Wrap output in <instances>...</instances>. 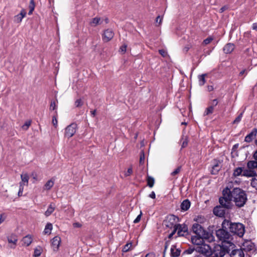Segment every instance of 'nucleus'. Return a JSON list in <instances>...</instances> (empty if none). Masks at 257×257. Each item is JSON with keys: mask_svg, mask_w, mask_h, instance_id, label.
I'll use <instances>...</instances> for the list:
<instances>
[{"mask_svg": "<svg viewBox=\"0 0 257 257\" xmlns=\"http://www.w3.org/2000/svg\"><path fill=\"white\" fill-rule=\"evenodd\" d=\"M247 200V195L245 191L238 187L234 188L231 190L228 186H226L223 190L222 196L219 199L220 204L228 209L231 208L232 201L237 207L240 208L245 204Z\"/></svg>", "mask_w": 257, "mask_h": 257, "instance_id": "nucleus-1", "label": "nucleus"}, {"mask_svg": "<svg viewBox=\"0 0 257 257\" xmlns=\"http://www.w3.org/2000/svg\"><path fill=\"white\" fill-rule=\"evenodd\" d=\"M192 230L198 237L197 239L198 240L205 239L209 242L215 240L213 234L206 231L204 227L199 223H194L192 226Z\"/></svg>", "mask_w": 257, "mask_h": 257, "instance_id": "nucleus-2", "label": "nucleus"}, {"mask_svg": "<svg viewBox=\"0 0 257 257\" xmlns=\"http://www.w3.org/2000/svg\"><path fill=\"white\" fill-rule=\"evenodd\" d=\"M222 226L223 228H229L230 232L239 237H242L244 233V226L241 223H232L229 220L225 219L222 223Z\"/></svg>", "mask_w": 257, "mask_h": 257, "instance_id": "nucleus-3", "label": "nucleus"}, {"mask_svg": "<svg viewBox=\"0 0 257 257\" xmlns=\"http://www.w3.org/2000/svg\"><path fill=\"white\" fill-rule=\"evenodd\" d=\"M216 236L217 238L222 241L221 243L227 244L229 246H234V244L231 242L232 238L229 232L226 231L222 227V229H219L216 231Z\"/></svg>", "mask_w": 257, "mask_h": 257, "instance_id": "nucleus-4", "label": "nucleus"}, {"mask_svg": "<svg viewBox=\"0 0 257 257\" xmlns=\"http://www.w3.org/2000/svg\"><path fill=\"white\" fill-rule=\"evenodd\" d=\"M230 247L232 249L233 246H229L228 244L223 243H221V245H216L214 247L212 255L215 257H223L226 253H229L230 250Z\"/></svg>", "mask_w": 257, "mask_h": 257, "instance_id": "nucleus-5", "label": "nucleus"}, {"mask_svg": "<svg viewBox=\"0 0 257 257\" xmlns=\"http://www.w3.org/2000/svg\"><path fill=\"white\" fill-rule=\"evenodd\" d=\"M77 124L72 123L65 128V137L68 138L72 137L76 133Z\"/></svg>", "mask_w": 257, "mask_h": 257, "instance_id": "nucleus-6", "label": "nucleus"}, {"mask_svg": "<svg viewBox=\"0 0 257 257\" xmlns=\"http://www.w3.org/2000/svg\"><path fill=\"white\" fill-rule=\"evenodd\" d=\"M226 209H228L225 206L220 204V206H217L213 209V213L217 216L223 217L225 213Z\"/></svg>", "mask_w": 257, "mask_h": 257, "instance_id": "nucleus-7", "label": "nucleus"}, {"mask_svg": "<svg viewBox=\"0 0 257 257\" xmlns=\"http://www.w3.org/2000/svg\"><path fill=\"white\" fill-rule=\"evenodd\" d=\"M177 228V234L179 236H184L188 234V227L185 224H177L175 225Z\"/></svg>", "mask_w": 257, "mask_h": 257, "instance_id": "nucleus-8", "label": "nucleus"}, {"mask_svg": "<svg viewBox=\"0 0 257 257\" xmlns=\"http://www.w3.org/2000/svg\"><path fill=\"white\" fill-rule=\"evenodd\" d=\"M114 35V32L111 29H106L102 35V40L104 42H108L113 38Z\"/></svg>", "mask_w": 257, "mask_h": 257, "instance_id": "nucleus-9", "label": "nucleus"}, {"mask_svg": "<svg viewBox=\"0 0 257 257\" xmlns=\"http://www.w3.org/2000/svg\"><path fill=\"white\" fill-rule=\"evenodd\" d=\"M222 168L221 162L217 160H214L212 167L211 174H217Z\"/></svg>", "mask_w": 257, "mask_h": 257, "instance_id": "nucleus-10", "label": "nucleus"}, {"mask_svg": "<svg viewBox=\"0 0 257 257\" xmlns=\"http://www.w3.org/2000/svg\"><path fill=\"white\" fill-rule=\"evenodd\" d=\"M198 251L206 255L210 254L212 252L210 245L206 244H202L199 247Z\"/></svg>", "mask_w": 257, "mask_h": 257, "instance_id": "nucleus-11", "label": "nucleus"}, {"mask_svg": "<svg viewBox=\"0 0 257 257\" xmlns=\"http://www.w3.org/2000/svg\"><path fill=\"white\" fill-rule=\"evenodd\" d=\"M61 242V238L59 236H55L51 240L52 247L54 251H57Z\"/></svg>", "mask_w": 257, "mask_h": 257, "instance_id": "nucleus-12", "label": "nucleus"}, {"mask_svg": "<svg viewBox=\"0 0 257 257\" xmlns=\"http://www.w3.org/2000/svg\"><path fill=\"white\" fill-rule=\"evenodd\" d=\"M257 134V129L254 128L251 132L248 134L244 139V142L246 143H250L255 138Z\"/></svg>", "mask_w": 257, "mask_h": 257, "instance_id": "nucleus-13", "label": "nucleus"}, {"mask_svg": "<svg viewBox=\"0 0 257 257\" xmlns=\"http://www.w3.org/2000/svg\"><path fill=\"white\" fill-rule=\"evenodd\" d=\"M230 257H244V254L242 249H236L231 251Z\"/></svg>", "mask_w": 257, "mask_h": 257, "instance_id": "nucleus-14", "label": "nucleus"}, {"mask_svg": "<svg viewBox=\"0 0 257 257\" xmlns=\"http://www.w3.org/2000/svg\"><path fill=\"white\" fill-rule=\"evenodd\" d=\"M26 12L25 10H22L21 13L14 17V21L16 23H20L23 19L26 16Z\"/></svg>", "mask_w": 257, "mask_h": 257, "instance_id": "nucleus-15", "label": "nucleus"}, {"mask_svg": "<svg viewBox=\"0 0 257 257\" xmlns=\"http://www.w3.org/2000/svg\"><path fill=\"white\" fill-rule=\"evenodd\" d=\"M235 48V46L233 43H228L223 47V50L225 54L231 53Z\"/></svg>", "mask_w": 257, "mask_h": 257, "instance_id": "nucleus-16", "label": "nucleus"}, {"mask_svg": "<svg viewBox=\"0 0 257 257\" xmlns=\"http://www.w3.org/2000/svg\"><path fill=\"white\" fill-rule=\"evenodd\" d=\"M190 205V201L188 199H185L181 204V209L183 211H187L189 209Z\"/></svg>", "mask_w": 257, "mask_h": 257, "instance_id": "nucleus-17", "label": "nucleus"}, {"mask_svg": "<svg viewBox=\"0 0 257 257\" xmlns=\"http://www.w3.org/2000/svg\"><path fill=\"white\" fill-rule=\"evenodd\" d=\"M102 20L100 17H95L92 19L90 22L89 24L91 27H96V26L100 25L102 23Z\"/></svg>", "mask_w": 257, "mask_h": 257, "instance_id": "nucleus-18", "label": "nucleus"}, {"mask_svg": "<svg viewBox=\"0 0 257 257\" xmlns=\"http://www.w3.org/2000/svg\"><path fill=\"white\" fill-rule=\"evenodd\" d=\"M181 250L176 248L175 245H172L171 248V255L173 257H178L180 255Z\"/></svg>", "mask_w": 257, "mask_h": 257, "instance_id": "nucleus-19", "label": "nucleus"}, {"mask_svg": "<svg viewBox=\"0 0 257 257\" xmlns=\"http://www.w3.org/2000/svg\"><path fill=\"white\" fill-rule=\"evenodd\" d=\"M54 181L55 179L54 178H52L51 179L48 180L44 185V189L46 190H50L54 186Z\"/></svg>", "mask_w": 257, "mask_h": 257, "instance_id": "nucleus-20", "label": "nucleus"}, {"mask_svg": "<svg viewBox=\"0 0 257 257\" xmlns=\"http://www.w3.org/2000/svg\"><path fill=\"white\" fill-rule=\"evenodd\" d=\"M250 170L251 169H244V168L243 167L242 176L248 177L254 176L255 174V172Z\"/></svg>", "mask_w": 257, "mask_h": 257, "instance_id": "nucleus-21", "label": "nucleus"}, {"mask_svg": "<svg viewBox=\"0 0 257 257\" xmlns=\"http://www.w3.org/2000/svg\"><path fill=\"white\" fill-rule=\"evenodd\" d=\"M32 237L31 235H27L23 237L22 239L23 242L25 244L26 246H29L31 244V243L32 242Z\"/></svg>", "mask_w": 257, "mask_h": 257, "instance_id": "nucleus-22", "label": "nucleus"}, {"mask_svg": "<svg viewBox=\"0 0 257 257\" xmlns=\"http://www.w3.org/2000/svg\"><path fill=\"white\" fill-rule=\"evenodd\" d=\"M243 167H237L236 168L233 173V176L234 177H237L238 176H242Z\"/></svg>", "mask_w": 257, "mask_h": 257, "instance_id": "nucleus-23", "label": "nucleus"}, {"mask_svg": "<svg viewBox=\"0 0 257 257\" xmlns=\"http://www.w3.org/2000/svg\"><path fill=\"white\" fill-rule=\"evenodd\" d=\"M194 221L196 222V223H199L200 224L204 223L206 221V218L202 216L198 215L194 218Z\"/></svg>", "mask_w": 257, "mask_h": 257, "instance_id": "nucleus-24", "label": "nucleus"}, {"mask_svg": "<svg viewBox=\"0 0 257 257\" xmlns=\"http://www.w3.org/2000/svg\"><path fill=\"white\" fill-rule=\"evenodd\" d=\"M55 206L52 203L49 205L47 210L45 212V215L48 217L50 216L55 210Z\"/></svg>", "mask_w": 257, "mask_h": 257, "instance_id": "nucleus-25", "label": "nucleus"}, {"mask_svg": "<svg viewBox=\"0 0 257 257\" xmlns=\"http://www.w3.org/2000/svg\"><path fill=\"white\" fill-rule=\"evenodd\" d=\"M168 219L169 221L171 222L170 224H167L166 225L167 226L170 227V226H172L174 224V222H176L177 220H178V217L175 216L174 215H170L168 217Z\"/></svg>", "mask_w": 257, "mask_h": 257, "instance_id": "nucleus-26", "label": "nucleus"}, {"mask_svg": "<svg viewBox=\"0 0 257 257\" xmlns=\"http://www.w3.org/2000/svg\"><path fill=\"white\" fill-rule=\"evenodd\" d=\"M247 167L249 169H253L257 168V161H249L247 162Z\"/></svg>", "mask_w": 257, "mask_h": 257, "instance_id": "nucleus-27", "label": "nucleus"}, {"mask_svg": "<svg viewBox=\"0 0 257 257\" xmlns=\"http://www.w3.org/2000/svg\"><path fill=\"white\" fill-rule=\"evenodd\" d=\"M53 228L52 224L51 223H48L45 226L44 233L45 234H49L51 233V230Z\"/></svg>", "mask_w": 257, "mask_h": 257, "instance_id": "nucleus-28", "label": "nucleus"}, {"mask_svg": "<svg viewBox=\"0 0 257 257\" xmlns=\"http://www.w3.org/2000/svg\"><path fill=\"white\" fill-rule=\"evenodd\" d=\"M207 76L206 74H203L198 76L199 84L200 86H203L206 82L205 76Z\"/></svg>", "mask_w": 257, "mask_h": 257, "instance_id": "nucleus-29", "label": "nucleus"}, {"mask_svg": "<svg viewBox=\"0 0 257 257\" xmlns=\"http://www.w3.org/2000/svg\"><path fill=\"white\" fill-rule=\"evenodd\" d=\"M147 185L150 188H152L154 186L155 180L154 178L151 176H148L147 177Z\"/></svg>", "mask_w": 257, "mask_h": 257, "instance_id": "nucleus-30", "label": "nucleus"}, {"mask_svg": "<svg viewBox=\"0 0 257 257\" xmlns=\"http://www.w3.org/2000/svg\"><path fill=\"white\" fill-rule=\"evenodd\" d=\"M8 240L9 243L16 244L18 241L17 237L15 235H12L8 237Z\"/></svg>", "mask_w": 257, "mask_h": 257, "instance_id": "nucleus-31", "label": "nucleus"}, {"mask_svg": "<svg viewBox=\"0 0 257 257\" xmlns=\"http://www.w3.org/2000/svg\"><path fill=\"white\" fill-rule=\"evenodd\" d=\"M29 7V12L28 13V14L29 15H30L33 13V12L34 11L35 7L34 0L30 1Z\"/></svg>", "mask_w": 257, "mask_h": 257, "instance_id": "nucleus-32", "label": "nucleus"}, {"mask_svg": "<svg viewBox=\"0 0 257 257\" xmlns=\"http://www.w3.org/2000/svg\"><path fill=\"white\" fill-rule=\"evenodd\" d=\"M42 251V249L40 246H38V247L36 248L34 250V256L35 257L39 256L41 254Z\"/></svg>", "mask_w": 257, "mask_h": 257, "instance_id": "nucleus-33", "label": "nucleus"}, {"mask_svg": "<svg viewBox=\"0 0 257 257\" xmlns=\"http://www.w3.org/2000/svg\"><path fill=\"white\" fill-rule=\"evenodd\" d=\"M194 251V248H189L188 249L185 250L182 253L181 257H186V254H190L193 253Z\"/></svg>", "mask_w": 257, "mask_h": 257, "instance_id": "nucleus-34", "label": "nucleus"}, {"mask_svg": "<svg viewBox=\"0 0 257 257\" xmlns=\"http://www.w3.org/2000/svg\"><path fill=\"white\" fill-rule=\"evenodd\" d=\"M213 110H214V107H213L212 106H209L206 109V110L204 112V115H208L212 113L213 112Z\"/></svg>", "mask_w": 257, "mask_h": 257, "instance_id": "nucleus-35", "label": "nucleus"}, {"mask_svg": "<svg viewBox=\"0 0 257 257\" xmlns=\"http://www.w3.org/2000/svg\"><path fill=\"white\" fill-rule=\"evenodd\" d=\"M21 177L22 181L23 182V184L25 183H28L29 177V176L27 174H22Z\"/></svg>", "mask_w": 257, "mask_h": 257, "instance_id": "nucleus-36", "label": "nucleus"}, {"mask_svg": "<svg viewBox=\"0 0 257 257\" xmlns=\"http://www.w3.org/2000/svg\"><path fill=\"white\" fill-rule=\"evenodd\" d=\"M251 185L257 190V175L252 179Z\"/></svg>", "mask_w": 257, "mask_h": 257, "instance_id": "nucleus-37", "label": "nucleus"}, {"mask_svg": "<svg viewBox=\"0 0 257 257\" xmlns=\"http://www.w3.org/2000/svg\"><path fill=\"white\" fill-rule=\"evenodd\" d=\"M242 115H243V112H241V113H240V114H239V115H238L236 117V118H235V119H234V120L233 121V123H234V124H235V123L237 124V123H238L240 121V120H241V118H242Z\"/></svg>", "mask_w": 257, "mask_h": 257, "instance_id": "nucleus-38", "label": "nucleus"}, {"mask_svg": "<svg viewBox=\"0 0 257 257\" xmlns=\"http://www.w3.org/2000/svg\"><path fill=\"white\" fill-rule=\"evenodd\" d=\"M182 140L183 141L182 144V148L186 147L188 145V143L187 137H185L184 138L183 137L182 139Z\"/></svg>", "mask_w": 257, "mask_h": 257, "instance_id": "nucleus-39", "label": "nucleus"}, {"mask_svg": "<svg viewBox=\"0 0 257 257\" xmlns=\"http://www.w3.org/2000/svg\"><path fill=\"white\" fill-rule=\"evenodd\" d=\"M31 124V120H28V121H26L25 122V123L24 124V125H23L22 128L25 131L27 130L28 129V128L29 127V126H30Z\"/></svg>", "mask_w": 257, "mask_h": 257, "instance_id": "nucleus-40", "label": "nucleus"}, {"mask_svg": "<svg viewBox=\"0 0 257 257\" xmlns=\"http://www.w3.org/2000/svg\"><path fill=\"white\" fill-rule=\"evenodd\" d=\"M24 184L23 183V182L20 183V188H19V192L18 193L19 196H22L23 189H24Z\"/></svg>", "mask_w": 257, "mask_h": 257, "instance_id": "nucleus-41", "label": "nucleus"}, {"mask_svg": "<svg viewBox=\"0 0 257 257\" xmlns=\"http://www.w3.org/2000/svg\"><path fill=\"white\" fill-rule=\"evenodd\" d=\"M83 104V102L81 99H78L75 102V106L77 107H81Z\"/></svg>", "mask_w": 257, "mask_h": 257, "instance_id": "nucleus-42", "label": "nucleus"}, {"mask_svg": "<svg viewBox=\"0 0 257 257\" xmlns=\"http://www.w3.org/2000/svg\"><path fill=\"white\" fill-rule=\"evenodd\" d=\"M133 168L132 166H131L129 168H128L127 171L125 172L124 176L125 177L129 176L133 174Z\"/></svg>", "mask_w": 257, "mask_h": 257, "instance_id": "nucleus-43", "label": "nucleus"}, {"mask_svg": "<svg viewBox=\"0 0 257 257\" xmlns=\"http://www.w3.org/2000/svg\"><path fill=\"white\" fill-rule=\"evenodd\" d=\"M213 40V39L212 37H209L203 41V44L204 45H207L209 44Z\"/></svg>", "mask_w": 257, "mask_h": 257, "instance_id": "nucleus-44", "label": "nucleus"}, {"mask_svg": "<svg viewBox=\"0 0 257 257\" xmlns=\"http://www.w3.org/2000/svg\"><path fill=\"white\" fill-rule=\"evenodd\" d=\"M131 246H132L131 243H127L123 246V247L122 248V251L126 252V251H128Z\"/></svg>", "mask_w": 257, "mask_h": 257, "instance_id": "nucleus-45", "label": "nucleus"}, {"mask_svg": "<svg viewBox=\"0 0 257 257\" xmlns=\"http://www.w3.org/2000/svg\"><path fill=\"white\" fill-rule=\"evenodd\" d=\"M57 105L55 101H51L50 106V109L54 110L56 108Z\"/></svg>", "mask_w": 257, "mask_h": 257, "instance_id": "nucleus-46", "label": "nucleus"}, {"mask_svg": "<svg viewBox=\"0 0 257 257\" xmlns=\"http://www.w3.org/2000/svg\"><path fill=\"white\" fill-rule=\"evenodd\" d=\"M142 215V212L141 211L140 214L138 215V216L137 217V218L134 220V223H137L139 222L141 220Z\"/></svg>", "mask_w": 257, "mask_h": 257, "instance_id": "nucleus-47", "label": "nucleus"}, {"mask_svg": "<svg viewBox=\"0 0 257 257\" xmlns=\"http://www.w3.org/2000/svg\"><path fill=\"white\" fill-rule=\"evenodd\" d=\"M159 52L163 57H166L168 55L167 52L164 49L159 50Z\"/></svg>", "mask_w": 257, "mask_h": 257, "instance_id": "nucleus-48", "label": "nucleus"}, {"mask_svg": "<svg viewBox=\"0 0 257 257\" xmlns=\"http://www.w3.org/2000/svg\"><path fill=\"white\" fill-rule=\"evenodd\" d=\"M181 169V167H178L173 172H172L171 173V175L172 176H175V175L178 174L180 172Z\"/></svg>", "mask_w": 257, "mask_h": 257, "instance_id": "nucleus-49", "label": "nucleus"}, {"mask_svg": "<svg viewBox=\"0 0 257 257\" xmlns=\"http://www.w3.org/2000/svg\"><path fill=\"white\" fill-rule=\"evenodd\" d=\"M127 45L126 44L122 45L119 48V51L124 53L126 51Z\"/></svg>", "mask_w": 257, "mask_h": 257, "instance_id": "nucleus-50", "label": "nucleus"}, {"mask_svg": "<svg viewBox=\"0 0 257 257\" xmlns=\"http://www.w3.org/2000/svg\"><path fill=\"white\" fill-rule=\"evenodd\" d=\"M218 102L217 99H213L211 102H210V105L211 106H212L213 107H214V106H216L218 104Z\"/></svg>", "mask_w": 257, "mask_h": 257, "instance_id": "nucleus-51", "label": "nucleus"}, {"mask_svg": "<svg viewBox=\"0 0 257 257\" xmlns=\"http://www.w3.org/2000/svg\"><path fill=\"white\" fill-rule=\"evenodd\" d=\"M52 122L53 125L55 127H56L57 126L58 121H57V118H56V117L55 116H54L53 117Z\"/></svg>", "mask_w": 257, "mask_h": 257, "instance_id": "nucleus-52", "label": "nucleus"}, {"mask_svg": "<svg viewBox=\"0 0 257 257\" xmlns=\"http://www.w3.org/2000/svg\"><path fill=\"white\" fill-rule=\"evenodd\" d=\"M177 230V228H176L175 225L174 226V229L173 231L169 235L168 238L171 239L172 238L173 236L175 234Z\"/></svg>", "mask_w": 257, "mask_h": 257, "instance_id": "nucleus-53", "label": "nucleus"}, {"mask_svg": "<svg viewBox=\"0 0 257 257\" xmlns=\"http://www.w3.org/2000/svg\"><path fill=\"white\" fill-rule=\"evenodd\" d=\"M228 8V6H224L223 7H222V8H221L219 11V12L220 13H223V12H224L225 11H226V10H227Z\"/></svg>", "mask_w": 257, "mask_h": 257, "instance_id": "nucleus-54", "label": "nucleus"}, {"mask_svg": "<svg viewBox=\"0 0 257 257\" xmlns=\"http://www.w3.org/2000/svg\"><path fill=\"white\" fill-rule=\"evenodd\" d=\"M159 19H160V21L159 22V25H160L162 23V18H160V16H158L157 18H156V23H158V22L159 21Z\"/></svg>", "mask_w": 257, "mask_h": 257, "instance_id": "nucleus-55", "label": "nucleus"}, {"mask_svg": "<svg viewBox=\"0 0 257 257\" xmlns=\"http://www.w3.org/2000/svg\"><path fill=\"white\" fill-rule=\"evenodd\" d=\"M149 197L152 199H155L156 198L155 193L154 191H152L149 195Z\"/></svg>", "mask_w": 257, "mask_h": 257, "instance_id": "nucleus-56", "label": "nucleus"}, {"mask_svg": "<svg viewBox=\"0 0 257 257\" xmlns=\"http://www.w3.org/2000/svg\"><path fill=\"white\" fill-rule=\"evenodd\" d=\"M82 225L79 222H75L73 223V226L74 227H81Z\"/></svg>", "mask_w": 257, "mask_h": 257, "instance_id": "nucleus-57", "label": "nucleus"}, {"mask_svg": "<svg viewBox=\"0 0 257 257\" xmlns=\"http://www.w3.org/2000/svg\"><path fill=\"white\" fill-rule=\"evenodd\" d=\"M252 28L253 30H257V23H254L252 24Z\"/></svg>", "mask_w": 257, "mask_h": 257, "instance_id": "nucleus-58", "label": "nucleus"}, {"mask_svg": "<svg viewBox=\"0 0 257 257\" xmlns=\"http://www.w3.org/2000/svg\"><path fill=\"white\" fill-rule=\"evenodd\" d=\"M207 89L209 91H211L213 90V87L212 85H208L207 86Z\"/></svg>", "mask_w": 257, "mask_h": 257, "instance_id": "nucleus-59", "label": "nucleus"}, {"mask_svg": "<svg viewBox=\"0 0 257 257\" xmlns=\"http://www.w3.org/2000/svg\"><path fill=\"white\" fill-rule=\"evenodd\" d=\"M145 257H155V255L152 253H149L146 254Z\"/></svg>", "mask_w": 257, "mask_h": 257, "instance_id": "nucleus-60", "label": "nucleus"}, {"mask_svg": "<svg viewBox=\"0 0 257 257\" xmlns=\"http://www.w3.org/2000/svg\"><path fill=\"white\" fill-rule=\"evenodd\" d=\"M91 114L93 117H94L96 114V110H94L90 111Z\"/></svg>", "mask_w": 257, "mask_h": 257, "instance_id": "nucleus-61", "label": "nucleus"}, {"mask_svg": "<svg viewBox=\"0 0 257 257\" xmlns=\"http://www.w3.org/2000/svg\"><path fill=\"white\" fill-rule=\"evenodd\" d=\"M238 146H239L238 144H235L233 146L232 150H235V149H236L238 147Z\"/></svg>", "mask_w": 257, "mask_h": 257, "instance_id": "nucleus-62", "label": "nucleus"}, {"mask_svg": "<svg viewBox=\"0 0 257 257\" xmlns=\"http://www.w3.org/2000/svg\"><path fill=\"white\" fill-rule=\"evenodd\" d=\"M245 72H246L245 69L242 70L240 72L239 75L240 76L243 75L245 73Z\"/></svg>", "mask_w": 257, "mask_h": 257, "instance_id": "nucleus-63", "label": "nucleus"}, {"mask_svg": "<svg viewBox=\"0 0 257 257\" xmlns=\"http://www.w3.org/2000/svg\"><path fill=\"white\" fill-rule=\"evenodd\" d=\"M253 158L254 160L257 161V151L253 154Z\"/></svg>", "mask_w": 257, "mask_h": 257, "instance_id": "nucleus-64", "label": "nucleus"}]
</instances>
